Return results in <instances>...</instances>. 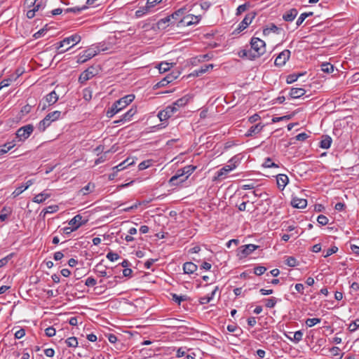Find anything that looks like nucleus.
<instances>
[{
	"instance_id": "nucleus-1",
	"label": "nucleus",
	"mask_w": 359,
	"mask_h": 359,
	"mask_svg": "<svg viewBox=\"0 0 359 359\" xmlns=\"http://www.w3.org/2000/svg\"><path fill=\"white\" fill-rule=\"evenodd\" d=\"M251 48L250 51L253 55H251L255 59L258 58L266 53V43L259 38L252 37L250 41Z\"/></svg>"
},
{
	"instance_id": "nucleus-2",
	"label": "nucleus",
	"mask_w": 359,
	"mask_h": 359,
	"mask_svg": "<svg viewBox=\"0 0 359 359\" xmlns=\"http://www.w3.org/2000/svg\"><path fill=\"white\" fill-rule=\"evenodd\" d=\"M81 40V37L80 35L75 34L73 35H71L68 37L65 38L63 40L60 41V42L57 43L55 44L56 48L60 49L61 48H63L65 46H68L64 50H61L59 53H62L65 51L70 49L72 47L74 46L77 43H79Z\"/></svg>"
},
{
	"instance_id": "nucleus-3",
	"label": "nucleus",
	"mask_w": 359,
	"mask_h": 359,
	"mask_svg": "<svg viewBox=\"0 0 359 359\" xmlns=\"http://www.w3.org/2000/svg\"><path fill=\"white\" fill-rule=\"evenodd\" d=\"M100 52V49L97 46H91L80 53L78 56L77 62L82 64L93 58Z\"/></svg>"
},
{
	"instance_id": "nucleus-4",
	"label": "nucleus",
	"mask_w": 359,
	"mask_h": 359,
	"mask_svg": "<svg viewBox=\"0 0 359 359\" xmlns=\"http://www.w3.org/2000/svg\"><path fill=\"white\" fill-rule=\"evenodd\" d=\"M201 19V15H195L193 14L186 15L179 21L177 27L180 26H191L197 25Z\"/></svg>"
},
{
	"instance_id": "nucleus-5",
	"label": "nucleus",
	"mask_w": 359,
	"mask_h": 359,
	"mask_svg": "<svg viewBox=\"0 0 359 359\" xmlns=\"http://www.w3.org/2000/svg\"><path fill=\"white\" fill-rule=\"evenodd\" d=\"M282 225L283 230L287 232H290V233H293L295 237H297V235L302 233L303 232V230L299 228L297 223L294 221L284 222Z\"/></svg>"
},
{
	"instance_id": "nucleus-6",
	"label": "nucleus",
	"mask_w": 359,
	"mask_h": 359,
	"mask_svg": "<svg viewBox=\"0 0 359 359\" xmlns=\"http://www.w3.org/2000/svg\"><path fill=\"white\" fill-rule=\"evenodd\" d=\"M33 130L34 126L31 124L22 126L17 130V137L19 138L20 140H26L30 136Z\"/></svg>"
},
{
	"instance_id": "nucleus-7",
	"label": "nucleus",
	"mask_w": 359,
	"mask_h": 359,
	"mask_svg": "<svg viewBox=\"0 0 359 359\" xmlns=\"http://www.w3.org/2000/svg\"><path fill=\"white\" fill-rule=\"evenodd\" d=\"M126 108V106L124 105V103L121 101L119 99L118 100L116 101L110 108L108 109L107 111V116L109 118L113 117L115 114L120 112L121 110Z\"/></svg>"
},
{
	"instance_id": "nucleus-8",
	"label": "nucleus",
	"mask_w": 359,
	"mask_h": 359,
	"mask_svg": "<svg viewBox=\"0 0 359 359\" xmlns=\"http://www.w3.org/2000/svg\"><path fill=\"white\" fill-rule=\"evenodd\" d=\"M96 74V69L93 67H90L81 74L79 78V81L81 83H84L95 76Z\"/></svg>"
},
{
	"instance_id": "nucleus-9",
	"label": "nucleus",
	"mask_w": 359,
	"mask_h": 359,
	"mask_svg": "<svg viewBox=\"0 0 359 359\" xmlns=\"http://www.w3.org/2000/svg\"><path fill=\"white\" fill-rule=\"evenodd\" d=\"M86 221L83 219V217L81 215H76L68 223L69 226H70V231L78 229Z\"/></svg>"
},
{
	"instance_id": "nucleus-10",
	"label": "nucleus",
	"mask_w": 359,
	"mask_h": 359,
	"mask_svg": "<svg viewBox=\"0 0 359 359\" xmlns=\"http://www.w3.org/2000/svg\"><path fill=\"white\" fill-rule=\"evenodd\" d=\"M290 57V51L287 49L283 50L276 58L275 65L281 67L283 66L285 62L289 60Z\"/></svg>"
},
{
	"instance_id": "nucleus-11",
	"label": "nucleus",
	"mask_w": 359,
	"mask_h": 359,
	"mask_svg": "<svg viewBox=\"0 0 359 359\" xmlns=\"http://www.w3.org/2000/svg\"><path fill=\"white\" fill-rule=\"evenodd\" d=\"M236 168L235 165H226L218 170L214 177V180H220L224 179L226 175Z\"/></svg>"
},
{
	"instance_id": "nucleus-12",
	"label": "nucleus",
	"mask_w": 359,
	"mask_h": 359,
	"mask_svg": "<svg viewBox=\"0 0 359 359\" xmlns=\"http://www.w3.org/2000/svg\"><path fill=\"white\" fill-rule=\"evenodd\" d=\"M137 110L136 107H132L127 112L121 116L119 120L115 121L114 123H120L123 122L130 121L135 114H136Z\"/></svg>"
},
{
	"instance_id": "nucleus-13",
	"label": "nucleus",
	"mask_w": 359,
	"mask_h": 359,
	"mask_svg": "<svg viewBox=\"0 0 359 359\" xmlns=\"http://www.w3.org/2000/svg\"><path fill=\"white\" fill-rule=\"evenodd\" d=\"M174 108V107L168 106L165 109L160 111L158 114V117L159 118L160 121H165L173 116L175 114Z\"/></svg>"
},
{
	"instance_id": "nucleus-14",
	"label": "nucleus",
	"mask_w": 359,
	"mask_h": 359,
	"mask_svg": "<svg viewBox=\"0 0 359 359\" xmlns=\"http://www.w3.org/2000/svg\"><path fill=\"white\" fill-rule=\"evenodd\" d=\"M189 98L187 96H184L178 100H177L175 102H174L172 104L168 105L169 107H174L175 109V114L179 111V109L184 107L189 102Z\"/></svg>"
},
{
	"instance_id": "nucleus-15",
	"label": "nucleus",
	"mask_w": 359,
	"mask_h": 359,
	"mask_svg": "<svg viewBox=\"0 0 359 359\" xmlns=\"http://www.w3.org/2000/svg\"><path fill=\"white\" fill-rule=\"evenodd\" d=\"M180 177H182V181H186L187 180V176H185L184 173H182V170L180 169L177 171L176 174L173 175L169 180V184L171 186H177L179 185L178 179Z\"/></svg>"
},
{
	"instance_id": "nucleus-16",
	"label": "nucleus",
	"mask_w": 359,
	"mask_h": 359,
	"mask_svg": "<svg viewBox=\"0 0 359 359\" xmlns=\"http://www.w3.org/2000/svg\"><path fill=\"white\" fill-rule=\"evenodd\" d=\"M277 186L280 190H283L289 182L288 177L284 174H279L276 176Z\"/></svg>"
},
{
	"instance_id": "nucleus-17",
	"label": "nucleus",
	"mask_w": 359,
	"mask_h": 359,
	"mask_svg": "<svg viewBox=\"0 0 359 359\" xmlns=\"http://www.w3.org/2000/svg\"><path fill=\"white\" fill-rule=\"evenodd\" d=\"M33 4V8L27 11V17L29 19H32L35 16V13L36 11H38L40 8L43 6L42 1L36 2V1H34V2H31Z\"/></svg>"
},
{
	"instance_id": "nucleus-18",
	"label": "nucleus",
	"mask_w": 359,
	"mask_h": 359,
	"mask_svg": "<svg viewBox=\"0 0 359 359\" xmlns=\"http://www.w3.org/2000/svg\"><path fill=\"white\" fill-rule=\"evenodd\" d=\"M254 15H250L249 14L246 15L244 19L240 22L237 30L241 32L244 30L252 21Z\"/></svg>"
},
{
	"instance_id": "nucleus-19",
	"label": "nucleus",
	"mask_w": 359,
	"mask_h": 359,
	"mask_svg": "<svg viewBox=\"0 0 359 359\" xmlns=\"http://www.w3.org/2000/svg\"><path fill=\"white\" fill-rule=\"evenodd\" d=\"M291 205L296 208H304L307 205V200L294 197L292 199Z\"/></svg>"
},
{
	"instance_id": "nucleus-20",
	"label": "nucleus",
	"mask_w": 359,
	"mask_h": 359,
	"mask_svg": "<svg viewBox=\"0 0 359 359\" xmlns=\"http://www.w3.org/2000/svg\"><path fill=\"white\" fill-rule=\"evenodd\" d=\"M297 10L296 8H292L283 14V19L286 22H292L297 17Z\"/></svg>"
},
{
	"instance_id": "nucleus-21",
	"label": "nucleus",
	"mask_w": 359,
	"mask_h": 359,
	"mask_svg": "<svg viewBox=\"0 0 359 359\" xmlns=\"http://www.w3.org/2000/svg\"><path fill=\"white\" fill-rule=\"evenodd\" d=\"M197 265L191 262H185L183 264V271L184 273L187 274H191L194 273L197 270Z\"/></svg>"
},
{
	"instance_id": "nucleus-22",
	"label": "nucleus",
	"mask_w": 359,
	"mask_h": 359,
	"mask_svg": "<svg viewBox=\"0 0 359 359\" xmlns=\"http://www.w3.org/2000/svg\"><path fill=\"white\" fill-rule=\"evenodd\" d=\"M332 140L329 135H323L322 139L319 143V147L324 149H327L330 147Z\"/></svg>"
},
{
	"instance_id": "nucleus-23",
	"label": "nucleus",
	"mask_w": 359,
	"mask_h": 359,
	"mask_svg": "<svg viewBox=\"0 0 359 359\" xmlns=\"http://www.w3.org/2000/svg\"><path fill=\"white\" fill-rule=\"evenodd\" d=\"M45 100L48 103V106H51L57 102L58 100V95L55 90H53L46 96Z\"/></svg>"
},
{
	"instance_id": "nucleus-24",
	"label": "nucleus",
	"mask_w": 359,
	"mask_h": 359,
	"mask_svg": "<svg viewBox=\"0 0 359 359\" xmlns=\"http://www.w3.org/2000/svg\"><path fill=\"white\" fill-rule=\"evenodd\" d=\"M306 93V90L302 88H293L290 92V95L292 98H299Z\"/></svg>"
},
{
	"instance_id": "nucleus-25",
	"label": "nucleus",
	"mask_w": 359,
	"mask_h": 359,
	"mask_svg": "<svg viewBox=\"0 0 359 359\" xmlns=\"http://www.w3.org/2000/svg\"><path fill=\"white\" fill-rule=\"evenodd\" d=\"M263 127H264V126L261 125V123H258V124L251 126L248 129V130L246 133V136H253V135H255L259 133L262 131Z\"/></svg>"
},
{
	"instance_id": "nucleus-26",
	"label": "nucleus",
	"mask_w": 359,
	"mask_h": 359,
	"mask_svg": "<svg viewBox=\"0 0 359 359\" xmlns=\"http://www.w3.org/2000/svg\"><path fill=\"white\" fill-rule=\"evenodd\" d=\"M51 121L46 117L41 120L37 125L36 128L39 132H44L46 129L50 126Z\"/></svg>"
},
{
	"instance_id": "nucleus-27",
	"label": "nucleus",
	"mask_w": 359,
	"mask_h": 359,
	"mask_svg": "<svg viewBox=\"0 0 359 359\" xmlns=\"http://www.w3.org/2000/svg\"><path fill=\"white\" fill-rule=\"evenodd\" d=\"M284 263L290 267H294L299 265V261L292 256H285L284 257Z\"/></svg>"
},
{
	"instance_id": "nucleus-28",
	"label": "nucleus",
	"mask_w": 359,
	"mask_h": 359,
	"mask_svg": "<svg viewBox=\"0 0 359 359\" xmlns=\"http://www.w3.org/2000/svg\"><path fill=\"white\" fill-rule=\"evenodd\" d=\"M50 196V194L46 191H43L34 197L33 202L36 203H41L46 201V199L48 198Z\"/></svg>"
},
{
	"instance_id": "nucleus-29",
	"label": "nucleus",
	"mask_w": 359,
	"mask_h": 359,
	"mask_svg": "<svg viewBox=\"0 0 359 359\" xmlns=\"http://www.w3.org/2000/svg\"><path fill=\"white\" fill-rule=\"evenodd\" d=\"M187 12L188 9L187 6H183L171 14L172 19L177 20L179 18L182 16L184 17V15H186V13Z\"/></svg>"
},
{
	"instance_id": "nucleus-30",
	"label": "nucleus",
	"mask_w": 359,
	"mask_h": 359,
	"mask_svg": "<svg viewBox=\"0 0 359 359\" xmlns=\"http://www.w3.org/2000/svg\"><path fill=\"white\" fill-rule=\"evenodd\" d=\"M280 30V28L278 27L273 23H271L267 27L264 29L263 34L265 36L270 34L271 32L278 34Z\"/></svg>"
},
{
	"instance_id": "nucleus-31",
	"label": "nucleus",
	"mask_w": 359,
	"mask_h": 359,
	"mask_svg": "<svg viewBox=\"0 0 359 359\" xmlns=\"http://www.w3.org/2000/svg\"><path fill=\"white\" fill-rule=\"evenodd\" d=\"M102 265L99 264L95 266V271L98 274L100 277H109L112 276V274H109L106 269H102Z\"/></svg>"
},
{
	"instance_id": "nucleus-32",
	"label": "nucleus",
	"mask_w": 359,
	"mask_h": 359,
	"mask_svg": "<svg viewBox=\"0 0 359 359\" xmlns=\"http://www.w3.org/2000/svg\"><path fill=\"white\" fill-rule=\"evenodd\" d=\"M95 189V185L91 183H88L86 186L81 189L79 191L80 194L83 196L88 194L90 192H92Z\"/></svg>"
},
{
	"instance_id": "nucleus-33",
	"label": "nucleus",
	"mask_w": 359,
	"mask_h": 359,
	"mask_svg": "<svg viewBox=\"0 0 359 359\" xmlns=\"http://www.w3.org/2000/svg\"><path fill=\"white\" fill-rule=\"evenodd\" d=\"M257 248H243L242 250L238 252L237 255L239 259L245 258L248 255H250Z\"/></svg>"
},
{
	"instance_id": "nucleus-34",
	"label": "nucleus",
	"mask_w": 359,
	"mask_h": 359,
	"mask_svg": "<svg viewBox=\"0 0 359 359\" xmlns=\"http://www.w3.org/2000/svg\"><path fill=\"white\" fill-rule=\"evenodd\" d=\"M150 9L147 7V5L140 7L138 10L135 11V16L137 18H141L144 15L149 13L150 12Z\"/></svg>"
},
{
	"instance_id": "nucleus-35",
	"label": "nucleus",
	"mask_w": 359,
	"mask_h": 359,
	"mask_svg": "<svg viewBox=\"0 0 359 359\" xmlns=\"http://www.w3.org/2000/svg\"><path fill=\"white\" fill-rule=\"evenodd\" d=\"M173 63H168L166 62H162L158 65V69L161 73H164L168 71L172 66Z\"/></svg>"
},
{
	"instance_id": "nucleus-36",
	"label": "nucleus",
	"mask_w": 359,
	"mask_h": 359,
	"mask_svg": "<svg viewBox=\"0 0 359 359\" xmlns=\"http://www.w3.org/2000/svg\"><path fill=\"white\" fill-rule=\"evenodd\" d=\"M61 116V111H54L50 113H48L46 115V117L51 121H55L58 120Z\"/></svg>"
},
{
	"instance_id": "nucleus-37",
	"label": "nucleus",
	"mask_w": 359,
	"mask_h": 359,
	"mask_svg": "<svg viewBox=\"0 0 359 359\" xmlns=\"http://www.w3.org/2000/svg\"><path fill=\"white\" fill-rule=\"evenodd\" d=\"M11 210L10 208L4 207L0 212V221H5L8 218V216L11 214Z\"/></svg>"
},
{
	"instance_id": "nucleus-38",
	"label": "nucleus",
	"mask_w": 359,
	"mask_h": 359,
	"mask_svg": "<svg viewBox=\"0 0 359 359\" xmlns=\"http://www.w3.org/2000/svg\"><path fill=\"white\" fill-rule=\"evenodd\" d=\"M265 302V306L267 308L271 309L273 308L277 304L278 299L274 297H271L269 299H265L264 300Z\"/></svg>"
},
{
	"instance_id": "nucleus-39",
	"label": "nucleus",
	"mask_w": 359,
	"mask_h": 359,
	"mask_svg": "<svg viewBox=\"0 0 359 359\" xmlns=\"http://www.w3.org/2000/svg\"><path fill=\"white\" fill-rule=\"evenodd\" d=\"M14 144L8 142L0 147V155H3L10 151L13 147Z\"/></svg>"
},
{
	"instance_id": "nucleus-40",
	"label": "nucleus",
	"mask_w": 359,
	"mask_h": 359,
	"mask_svg": "<svg viewBox=\"0 0 359 359\" xmlns=\"http://www.w3.org/2000/svg\"><path fill=\"white\" fill-rule=\"evenodd\" d=\"M196 168V167L192 165H187L182 168V173H184L185 176H187L188 178L189 176L191 175L194 172Z\"/></svg>"
},
{
	"instance_id": "nucleus-41",
	"label": "nucleus",
	"mask_w": 359,
	"mask_h": 359,
	"mask_svg": "<svg viewBox=\"0 0 359 359\" xmlns=\"http://www.w3.org/2000/svg\"><path fill=\"white\" fill-rule=\"evenodd\" d=\"M321 70L323 72L330 74L334 72V66L332 65H331L330 63H327V62L323 63L321 65Z\"/></svg>"
},
{
	"instance_id": "nucleus-42",
	"label": "nucleus",
	"mask_w": 359,
	"mask_h": 359,
	"mask_svg": "<svg viewBox=\"0 0 359 359\" xmlns=\"http://www.w3.org/2000/svg\"><path fill=\"white\" fill-rule=\"evenodd\" d=\"M135 99V95L133 94L125 95L124 97L120 98L121 101L124 103L126 107L130 104Z\"/></svg>"
},
{
	"instance_id": "nucleus-43",
	"label": "nucleus",
	"mask_w": 359,
	"mask_h": 359,
	"mask_svg": "<svg viewBox=\"0 0 359 359\" xmlns=\"http://www.w3.org/2000/svg\"><path fill=\"white\" fill-rule=\"evenodd\" d=\"M313 14V12L302 13L297 20V22H296L297 25L300 26L307 17L312 16Z\"/></svg>"
},
{
	"instance_id": "nucleus-44",
	"label": "nucleus",
	"mask_w": 359,
	"mask_h": 359,
	"mask_svg": "<svg viewBox=\"0 0 359 359\" xmlns=\"http://www.w3.org/2000/svg\"><path fill=\"white\" fill-rule=\"evenodd\" d=\"M238 55L241 57H248L250 60H255V57H252L251 55H253L250 50H241L238 52Z\"/></svg>"
},
{
	"instance_id": "nucleus-45",
	"label": "nucleus",
	"mask_w": 359,
	"mask_h": 359,
	"mask_svg": "<svg viewBox=\"0 0 359 359\" xmlns=\"http://www.w3.org/2000/svg\"><path fill=\"white\" fill-rule=\"evenodd\" d=\"M128 159H126V161L121 163L118 165L114 167L113 169L116 170V171H121V170H123V169H125L127 166H128L134 163L133 161H132L130 163H128Z\"/></svg>"
},
{
	"instance_id": "nucleus-46",
	"label": "nucleus",
	"mask_w": 359,
	"mask_h": 359,
	"mask_svg": "<svg viewBox=\"0 0 359 359\" xmlns=\"http://www.w3.org/2000/svg\"><path fill=\"white\" fill-rule=\"evenodd\" d=\"M65 343L67 344L68 347H76L78 346L77 339L74 337H69L65 340Z\"/></svg>"
},
{
	"instance_id": "nucleus-47",
	"label": "nucleus",
	"mask_w": 359,
	"mask_h": 359,
	"mask_svg": "<svg viewBox=\"0 0 359 359\" xmlns=\"http://www.w3.org/2000/svg\"><path fill=\"white\" fill-rule=\"evenodd\" d=\"M179 72H177V75H173L172 74H169L166 77H165L161 81V85L162 86H164L165 83H170L172 82L173 80H175V79H177L179 76Z\"/></svg>"
},
{
	"instance_id": "nucleus-48",
	"label": "nucleus",
	"mask_w": 359,
	"mask_h": 359,
	"mask_svg": "<svg viewBox=\"0 0 359 359\" xmlns=\"http://www.w3.org/2000/svg\"><path fill=\"white\" fill-rule=\"evenodd\" d=\"M320 320H321L320 318H308V319H306L305 323L308 327H313L315 325L319 323L320 322Z\"/></svg>"
},
{
	"instance_id": "nucleus-49",
	"label": "nucleus",
	"mask_w": 359,
	"mask_h": 359,
	"mask_svg": "<svg viewBox=\"0 0 359 359\" xmlns=\"http://www.w3.org/2000/svg\"><path fill=\"white\" fill-rule=\"evenodd\" d=\"M250 7V4L248 3H245L244 4L240 5L237 9H236V15H240L245 11H246L248 8Z\"/></svg>"
},
{
	"instance_id": "nucleus-50",
	"label": "nucleus",
	"mask_w": 359,
	"mask_h": 359,
	"mask_svg": "<svg viewBox=\"0 0 359 359\" xmlns=\"http://www.w3.org/2000/svg\"><path fill=\"white\" fill-rule=\"evenodd\" d=\"M303 333L302 331H297L293 334V338L287 337L290 339L293 340L294 342L298 343L302 339Z\"/></svg>"
},
{
	"instance_id": "nucleus-51",
	"label": "nucleus",
	"mask_w": 359,
	"mask_h": 359,
	"mask_svg": "<svg viewBox=\"0 0 359 359\" xmlns=\"http://www.w3.org/2000/svg\"><path fill=\"white\" fill-rule=\"evenodd\" d=\"M264 168H278V165L273 163L270 158H266L263 163Z\"/></svg>"
},
{
	"instance_id": "nucleus-52",
	"label": "nucleus",
	"mask_w": 359,
	"mask_h": 359,
	"mask_svg": "<svg viewBox=\"0 0 359 359\" xmlns=\"http://www.w3.org/2000/svg\"><path fill=\"white\" fill-rule=\"evenodd\" d=\"M57 210H58L57 205H50L43 210V212H44L43 216H45L46 214L55 212Z\"/></svg>"
},
{
	"instance_id": "nucleus-53",
	"label": "nucleus",
	"mask_w": 359,
	"mask_h": 359,
	"mask_svg": "<svg viewBox=\"0 0 359 359\" xmlns=\"http://www.w3.org/2000/svg\"><path fill=\"white\" fill-rule=\"evenodd\" d=\"M87 8L86 6H83L82 7H73V8H68L65 11V13H80L81 11L85 10Z\"/></svg>"
},
{
	"instance_id": "nucleus-54",
	"label": "nucleus",
	"mask_w": 359,
	"mask_h": 359,
	"mask_svg": "<svg viewBox=\"0 0 359 359\" xmlns=\"http://www.w3.org/2000/svg\"><path fill=\"white\" fill-rule=\"evenodd\" d=\"M266 271V268L262 266H257L254 269V273L257 276H261Z\"/></svg>"
},
{
	"instance_id": "nucleus-55",
	"label": "nucleus",
	"mask_w": 359,
	"mask_h": 359,
	"mask_svg": "<svg viewBox=\"0 0 359 359\" xmlns=\"http://www.w3.org/2000/svg\"><path fill=\"white\" fill-rule=\"evenodd\" d=\"M214 65L212 64L209 65H205L204 66H202L200 69H198V72L201 73V74H203L206 73L209 69H212L213 68Z\"/></svg>"
},
{
	"instance_id": "nucleus-56",
	"label": "nucleus",
	"mask_w": 359,
	"mask_h": 359,
	"mask_svg": "<svg viewBox=\"0 0 359 359\" xmlns=\"http://www.w3.org/2000/svg\"><path fill=\"white\" fill-rule=\"evenodd\" d=\"M172 300L180 304L181 302L185 301L187 299V297L184 295H177L176 294H173L172 295Z\"/></svg>"
},
{
	"instance_id": "nucleus-57",
	"label": "nucleus",
	"mask_w": 359,
	"mask_h": 359,
	"mask_svg": "<svg viewBox=\"0 0 359 359\" xmlns=\"http://www.w3.org/2000/svg\"><path fill=\"white\" fill-rule=\"evenodd\" d=\"M358 327H359V319H356L350 323V325L348 326V330H350V332H354L357 330V328Z\"/></svg>"
},
{
	"instance_id": "nucleus-58",
	"label": "nucleus",
	"mask_w": 359,
	"mask_h": 359,
	"mask_svg": "<svg viewBox=\"0 0 359 359\" xmlns=\"http://www.w3.org/2000/svg\"><path fill=\"white\" fill-rule=\"evenodd\" d=\"M317 222L320 225L324 226L328 223V218L323 215H320L317 218Z\"/></svg>"
},
{
	"instance_id": "nucleus-59",
	"label": "nucleus",
	"mask_w": 359,
	"mask_h": 359,
	"mask_svg": "<svg viewBox=\"0 0 359 359\" xmlns=\"http://www.w3.org/2000/svg\"><path fill=\"white\" fill-rule=\"evenodd\" d=\"M24 185H21L20 187H17L14 191L12 193V196L13 198H15L17 196H18L20 194H21L24 191H25L26 189H24Z\"/></svg>"
},
{
	"instance_id": "nucleus-60",
	"label": "nucleus",
	"mask_w": 359,
	"mask_h": 359,
	"mask_svg": "<svg viewBox=\"0 0 359 359\" xmlns=\"http://www.w3.org/2000/svg\"><path fill=\"white\" fill-rule=\"evenodd\" d=\"M96 283L97 280L93 277H88L85 281V285L88 287H93Z\"/></svg>"
},
{
	"instance_id": "nucleus-61",
	"label": "nucleus",
	"mask_w": 359,
	"mask_h": 359,
	"mask_svg": "<svg viewBox=\"0 0 359 359\" xmlns=\"http://www.w3.org/2000/svg\"><path fill=\"white\" fill-rule=\"evenodd\" d=\"M107 258L110 260L111 262H114V261H116L117 260L118 258H119V256L117 253L116 252H109L107 255Z\"/></svg>"
},
{
	"instance_id": "nucleus-62",
	"label": "nucleus",
	"mask_w": 359,
	"mask_h": 359,
	"mask_svg": "<svg viewBox=\"0 0 359 359\" xmlns=\"http://www.w3.org/2000/svg\"><path fill=\"white\" fill-rule=\"evenodd\" d=\"M55 329L53 327H49L45 330L46 335L51 337L55 335Z\"/></svg>"
},
{
	"instance_id": "nucleus-63",
	"label": "nucleus",
	"mask_w": 359,
	"mask_h": 359,
	"mask_svg": "<svg viewBox=\"0 0 359 359\" xmlns=\"http://www.w3.org/2000/svg\"><path fill=\"white\" fill-rule=\"evenodd\" d=\"M161 0H147L146 5L151 10L154 8L157 4L160 3Z\"/></svg>"
},
{
	"instance_id": "nucleus-64",
	"label": "nucleus",
	"mask_w": 359,
	"mask_h": 359,
	"mask_svg": "<svg viewBox=\"0 0 359 359\" xmlns=\"http://www.w3.org/2000/svg\"><path fill=\"white\" fill-rule=\"evenodd\" d=\"M172 18V16L171 15H168L164 18H162L158 22V26L160 27H162L163 25L166 24L167 22H170V19Z\"/></svg>"
}]
</instances>
